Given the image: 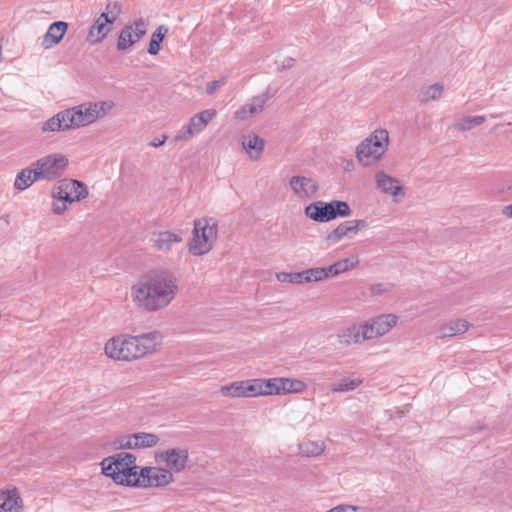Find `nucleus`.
I'll use <instances>...</instances> for the list:
<instances>
[{"label":"nucleus","instance_id":"obj_12","mask_svg":"<svg viewBox=\"0 0 512 512\" xmlns=\"http://www.w3.org/2000/svg\"><path fill=\"white\" fill-rule=\"evenodd\" d=\"M289 186L293 193L301 200L312 198L318 191L316 180L307 176H292L289 180Z\"/></svg>","mask_w":512,"mask_h":512},{"label":"nucleus","instance_id":"obj_35","mask_svg":"<svg viewBox=\"0 0 512 512\" xmlns=\"http://www.w3.org/2000/svg\"><path fill=\"white\" fill-rule=\"evenodd\" d=\"M168 29L161 25L159 26L156 31L152 34L151 40L148 47V53L150 55H156L161 49V42L163 41L165 35L167 34Z\"/></svg>","mask_w":512,"mask_h":512},{"label":"nucleus","instance_id":"obj_8","mask_svg":"<svg viewBox=\"0 0 512 512\" xmlns=\"http://www.w3.org/2000/svg\"><path fill=\"white\" fill-rule=\"evenodd\" d=\"M147 27L148 21L143 18L136 19L131 24L124 26L118 36L117 49L119 51L130 49L145 36Z\"/></svg>","mask_w":512,"mask_h":512},{"label":"nucleus","instance_id":"obj_24","mask_svg":"<svg viewBox=\"0 0 512 512\" xmlns=\"http://www.w3.org/2000/svg\"><path fill=\"white\" fill-rule=\"evenodd\" d=\"M216 115L217 112L214 109L203 110L190 119L188 126L191 128L194 135L199 134Z\"/></svg>","mask_w":512,"mask_h":512},{"label":"nucleus","instance_id":"obj_27","mask_svg":"<svg viewBox=\"0 0 512 512\" xmlns=\"http://www.w3.org/2000/svg\"><path fill=\"white\" fill-rule=\"evenodd\" d=\"M242 145L252 159H258L264 149L265 141L257 135H248L243 139Z\"/></svg>","mask_w":512,"mask_h":512},{"label":"nucleus","instance_id":"obj_19","mask_svg":"<svg viewBox=\"0 0 512 512\" xmlns=\"http://www.w3.org/2000/svg\"><path fill=\"white\" fill-rule=\"evenodd\" d=\"M270 381L272 383V395L300 393L306 388L305 383L297 379L270 378Z\"/></svg>","mask_w":512,"mask_h":512},{"label":"nucleus","instance_id":"obj_5","mask_svg":"<svg viewBox=\"0 0 512 512\" xmlns=\"http://www.w3.org/2000/svg\"><path fill=\"white\" fill-rule=\"evenodd\" d=\"M388 144V131L385 129L375 130L357 146L356 157L363 165H370L385 153Z\"/></svg>","mask_w":512,"mask_h":512},{"label":"nucleus","instance_id":"obj_48","mask_svg":"<svg viewBox=\"0 0 512 512\" xmlns=\"http://www.w3.org/2000/svg\"><path fill=\"white\" fill-rule=\"evenodd\" d=\"M356 234L362 230L368 228V223L365 220H352Z\"/></svg>","mask_w":512,"mask_h":512},{"label":"nucleus","instance_id":"obj_43","mask_svg":"<svg viewBox=\"0 0 512 512\" xmlns=\"http://www.w3.org/2000/svg\"><path fill=\"white\" fill-rule=\"evenodd\" d=\"M193 136H194L193 131L191 130V128L187 124L186 126H183L178 131V133L174 137V141L178 142V141H181V140H187V139H189V138H191Z\"/></svg>","mask_w":512,"mask_h":512},{"label":"nucleus","instance_id":"obj_47","mask_svg":"<svg viewBox=\"0 0 512 512\" xmlns=\"http://www.w3.org/2000/svg\"><path fill=\"white\" fill-rule=\"evenodd\" d=\"M290 283H295V284L307 283L306 277H305V272L302 271V272L292 273Z\"/></svg>","mask_w":512,"mask_h":512},{"label":"nucleus","instance_id":"obj_29","mask_svg":"<svg viewBox=\"0 0 512 512\" xmlns=\"http://www.w3.org/2000/svg\"><path fill=\"white\" fill-rule=\"evenodd\" d=\"M325 444L323 441L306 440L299 444V453L306 457H315L323 453Z\"/></svg>","mask_w":512,"mask_h":512},{"label":"nucleus","instance_id":"obj_52","mask_svg":"<svg viewBox=\"0 0 512 512\" xmlns=\"http://www.w3.org/2000/svg\"><path fill=\"white\" fill-rule=\"evenodd\" d=\"M504 215H506L509 218H512V204L508 205L503 210Z\"/></svg>","mask_w":512,"mask_h":512},{"label":"nucleus","instance_id":"obj_39","mask_svg":"<svg viewBox=\"0 0 512 512\" xmlns=\"http://www.w3.org/2000/svg\"><path fill=\"white\" fill-rule=\"evenodd\" d=\"M53 197H54V199H58L65 203L66 202L74 203V202H78L83 199V195L73 196L71 193L69 194L68 191L63 189L60 182H59L58 186L56 187Z\"/></svg>","mask_w":512,"mask_h":512},{"label":"nucleus","instance_id":"obj_7","mask_svg":"<svg viewBox=\"0 0 512 512\" xmlns=\"http://www.w3.org/2000/svg\"><path fill=\"white\" fill-rule=\"evenodd\" d=\"M135 481V487H162L173 481V474L160 467H142Z\"/></svg>","mask_w":512,"mask_h":512},{"label":"nucleus","instance_id":"obj_32","mask_svg":"<svg viewBox=\"0 0 512 512\" xmlns=\"http://www.w3.org/2000/svg\"><path fill=\"white\" fill-rule=\"evenodd\" d=\"M444 87L441 84H432L423 88L419 93V100L422 103H427L431 100H437L441 97Z\"/></svg>","mask_w":512,"mask_h":512},{"label":"nucleus","instance_id":"obj_31","mask_svg":"<svg viewBox=\"0 0 512 512\" xmlns=\"http://www.w3.org/2000/svg\"><path fill=\"white\" fill-rule=\"evenodd\" d=\"M363 383L360 377L343 378L331 387L333 392H349L357 389Z\"/></svg>","mask_w":512,"mask_h":512},{"label":"nucleus","instance_id":"obj_44","mask_svg":"<svg viewBox=\"0 0 512 512\" xmlns=\"http://www.w3.org/2000/svg\"><path fill=\"white\" fill-rule=\"evenodd\" d=\"M225 83H226L225 78H221L219 80H214V81L209 82L206 86L207 94H213L217 89H219Z\"/></svg>","mask_w":512,"mask_h":512},{"label":"nucleus","instance_id":"obj_9","mask_svg":"<svg viewBox=\"0 0 512 512\" xmlns=\"http://www.w3.org/2000/svg\"><path fill=\"white\" fill-rule=\"evenodd\" d=\"M397 323V317L392 314H384L375 317L362 324L364 338L366 340L375 339L387 334Z\"/></svg>","mask_w":512,"mask_h":512},{"label":"nucleus","instance_id":"obj_45","mask_svg":"<svg viewBox=\"0 0 512 512\" xmlns=\"http://www.w3.org/2000/svg\"><path fill=\"white\" fill-rule=\"evenodd\" d=\"M67 209L66 203L55 199L53 202L52 210L56 215H62Z\"/></svg>","mask_w":512,"mask_h":512},{"label":"nucleus","instance_id":"obj_50","mask_svg":"<svg viewBox=\"0 0 512 512\" xmlns=\"http://www.w3.org/2000/svg\"><path fill=\"white\" fill-rule=\"evenodd\" d=\"M322 268H323L324 272L326 273V278L332 277V276H337L334 264H332L328 267H322Z\"/></svg>","mask_w":512,"mask_h":512},{"label":"nucleus","instance_id":"obj_46","mask_svg":"<svg viewBox=\"0 0 512 512\" xmlns=\"http://www.w3.org/2000/svg\"><path fill=\"white\" fill-rule=\"evenodd\" d=\"M326 512H357V508L350 505H339Z\"/></svg>","mask_w":512,"mask_h":512},{"label":"nucleus","instance_id":"obj_53","mask_svg":"<svg viewBox=\"0 0 512 512\" xmlns=\"http://www.w3.org/2000/svg\"><path fill=\"white\" fill-rule=\"evenodd\" d=\"M286 61H287L286 64L285 63L283 64V68L291 67V63L293 62V59L292 58H288Z\"/></svg>","mask_w":512,"mask_h":512},{"label":"nucleus","instance_id":"obj_49","mask_svg":"<svg viewBox=\"0 0 512 512\" xmlns=\"http://www.w3.org/2000/svg\"><path fill=\"white\" fill-rule=\"evenodd\" d=\"M166 140H167V136H166V135H163L161 139H158V138L153 139V140L149 143V145H150V146H152V147L157 148V147L162 146V145L165 143V141H166Z\"/></svg>","mask_w":512,"mask_h":512},{"label":"nucleus","instance_id":"obj_18","mask_svg":"<svg viewBox=\"0 0 512 512\" xmlns=\"http://www.w3.org/2000/svg\"><path fill=\"white\" fill-rule=\"evenodd\" d=\"M270 379L256 378L243 380L244 398L272 395Z\"/></svg>","mask_w":512,"mask_h":512},{"label":"nucleus","instance_id":"obj_54","mask_svg":"<svg viewBox=\"0 0 512 512\" xmlns=\"http://www.w3.org/2000/svg\"><path fill=\"white\" fill-rule=\"evenodd\" d=\"M9 219H10V216L8 214L1 216V220H3L7 224H9Z\"/></svg>","mask_w":512,"mask_h":512},{"label":"nucleus","instance_id":"obj_13","mask_svg":"<svg viewBox=\"0 0 512 512\" xmlns=\"http://www.w3.org/2000/svg\"><path fill=\"white\" fill-rule=\"evenodd\" d=\"M376 186L384 194L390 195L397 202L398 197H404L405 191L398 179L379 171L375 175Z\"/></svg>","mask_w":512,"mask_h":512},{"label":"nucleus","instance_id":"obj_11","mask_svg":"<svg viewBox=\"0 0 512 512\" xmlns=\"http://www.w3.org/2000/svg\"><path fill=\"white\" fill-rule=\"evenodd\" d=\"M65 115L68 117L71 129L87 126L96 122L94 113L92 112L91 102L66 109Z\"/></svg>","mask_w":512,"mask_h":512},{"label":"nucleus","instance_id":"obj_37","mask_svg":"<svg viewBox=\"0 0 512 512\" xmlns=\"http://www.w3.org/2000/svg\"><path fill=\"white\" fill-rule=\"evenodd\" d=\"M485 122L484 116L463 117L454 127L461 131H469Z\"/></svg>","mask_w":512,"mask_h":512},{"label":"nucleus","instance_id":"obj_51","mask_svg":"<svg viewBox=\"0 0 512 512\" xmlns=\"http://www.w3.org/2000/svg\"><path fill=\"white\" fill-rule=\"evenodd\" d=\"M291 277H292V273L282 272V273L277 274L278 280L282 281V282H290Z\"/></svg>","mask_w":512,"mask_h":512},{"label":"nucleus","instance_id":"obj_14","mask_svg":"<svg viewBox=\"0 0 512 512\" xmlns=\"http://www.w3.org/2000/svg\"><path fill=\"white\" fill-rule=\"evenodd\" d=\"M304 213L308 218L319 223H325L335 219L332 201H315L305 207Z\"/></svg>","mask_w":512,"mask_h":512},{"label":"nucleus","instance_id":"obj_21","mask_svg":"<svg viewBox=\"0 0 512 512\" xmlns=\"http://www.w3.org/2000/svg\"><path fill=\"white\" fill-rule=\"evenodd\" d=\"M22 499L16 488L0 490V512H21Z\"/></svg>","mask_w":512,"mask_h":512},{"label":"nucleus","instance_id":"obj_36","mask_svg":"<svg viewBox=\"0 0 512 512\" xmlns=\"http://www.w3.org/2000/svg\"><path fill=\"white\" fill-rule=\"evenodd\" d=\"M91 106L95 121H97L98 119L106 117L115 107V103L112 100H105L99 102H91Z\"/></svg>","mask_w":512,"mask_h":512},{"label":"nucleus","instance_id":"obj_10","mask_svg":"<svg viewBox=\"0 0 512 512\" xmlns=\"http://www.w3.org/2000/svg\"><path fill=\"white\" fill-rule=\"evenodd\" d=\"M159 442V437L153 433L139 432L123 436L114 442L118 449L150 448Z\"/></svg>","mask_w":512,"mask_h":512},{"label":"nucleus","instance_id":"obj_34","mask_svg":"<svg viewBox=\"0 0 512 512\" xmlns=\"http://www.w3.org/2000/svg\"><path fill=\"white\" fill-rule=\"evenodd\" d=\"M60 183L63 189L68 191L69 194L71 193L73 196L83 195L84 199L88 195L86 186L78 180L65 179L60 181Z\"/></svg>","mask_w":512,"mask_h":512},{"label":"nucleus","instance_id":"obj_30","mask_svg":"<svg viewBox=\"0 0 512 512\" xmlns=\"http://www.w3.org/2000/svg\"><path fill=\"white\" fill-rule=\"evenodd\" d=\"M40 179L35 178V168L23 169L16 176L14 186L18 190H25L32 185L33 182L39 181Z\"/></svg>","mask_w":512,"mask_h":512},{"label":"nucleus","instance_id":"obj_33","mask_svg":"<svg viewBox=\"0 0 512 512\" xmlns=\"http://www.w3.org/2000/svg\"><path fill=\"white\" fill-rule=\"evenodd\" d=\"M219 392L223 397L227 398H244L243 380L223 385Z\"/></svg>","mask_w":512,"mask_h":512},{"label":"nucleus","instance_id":"obj_41","mask_svg":"<svg viewBox=\"0 0 512 512\" xmlns=\"http://www.w3.org/2000/svg\"><path fill=\"white\" fill-rule=\"evenodd\" d=\"M306 282L311 281H321L323 279H326V273L324 272L323 268L316 267V268H310L307 270H304Z\"/></svg>","mask_w":512,"mask_h":512},{"label":"nucleus","instance_id":"obj_3","mask_svg":"<svg viewBox=\"0 0 512 512\" xmlns=\"http://www.w3.org/2000/svg\"><path fill=\"white\" fill-rule=\"evenodd\" d=\"M102 473L111 477L115 483L135 487L140 468L136 457L129 452H120L104 458L101 462Z\"/></svg>","mask_w":512,"mask_h":512},{"label":"nucleus","instance_id":"obj_1","mask_svg":"<svg viewBox=\"0 0 512 512\" xmlns=\"http://www.w3.org/2000/svg\"><path fill=\"white\" fill-rule=\"evenodd\" d=\"M177 293V279L168 270L147 273L131 286L132 302L147 313L166 308L176 298Z\"/></svg>","mask_w":512,"mask_h":512},{"label":"nucleus","instance_id":"obj_16","mask_svg":"<svg viewBox=\"0 0 512 512\" xmlns=\"http://www.w3.org/2000/svg\"><path fill=\"white\" fill-rule=\"evenodd\" d=\"M159 459L166 462L169 471L181 472L188 461V451L182 448L168 449L159 454Z\"/></svg>","mask_w":512,"mask_h":512},{"label":"nucleus","instance_id":"obj_25","mask_svg":"<svg viewBox=\"0 0 512 512\" xmlns=\"http://www.w3.org/2000/svg\"><path fill=\"white\" fill-rule=\"evenodd\" d=\"M470 327V324L469 322L465 321V320H461V319H458V320H454V321H451L445 325H443L440 329H439V338H447V337H453V336H456V335H459V334H463L464 332H466Z\"/></svg>","mask_w":512,"mask_h":512},{"label":"nucleus","instance_id":"obj_38","mask_svg":"<svg viewBox=\"0 0 512 512\" xmlns=\"http://www.w3.org/2000/svg\"><path fill=\"white\" fill-rule=\"evenodd\" d=\"M359 264V258L357 256L348 257L341 259L334 263V267L337 275L350 271Z\"/></svg>","mask_w":512,"mask_h":512},{"label":"nucleus","instance_id":"obj_23","mask_svg":"<svg viewBox=\"0 0 512 512\" xmlns=\"http://www.w3.org/2000/svg\"><path fill=\"white\" fill-rule=\"evenodd\" d=\"M68 25L66 22L57 21L53 22L42 38V47L49 49L58 44L67 31Z\"/></svg>","mask_w":512,"mask_h":512},{"label":"nucleus","instance_id":"obj_15","mask_svg":"<svg viewBox=\"0 0 512 512\" xmlns=\"http://www.w3.org/2000/svg\"><path fill=\"white\" fill-rule=\"evenodd\" d=\"M272 96L273 94H271L270 90L267 89L264 93L253 97L249 103L241 106L235 112V118L239 120H246L256 114H259L263 111L265 104Z\"/></svg>","mask_w":512,"mask_h":512},{"label":"nucleus","instance_id":"obj_28","mask_svg":"<svg viewBox=\"0 0 512 512\" xmlns=\"http://www.w3.org/2000/svg\"><path fill=\"white\" fill-rule=\"evenodd\" d=\"M350 234H356L352 220L340 223L327 235V240L331 243H337Z\"/></svg>","mask_w":512,"mask_h":512},{"label":"nucleus","instance_id":"obj_22","mask_svg":"<svg viewBox=\"0 0 512 512\" xmlns=\"http://www.w3.org/2000/svg\"><path fill=\"white\" fill-rule=\"evenodd\" d=\"M337 338L340 344L346 346L351 344H359L366 341V338H364V330L362 325L358 326L356 324L339 329Z\"/></svg>","mask_w":512,"mask_h":512},{"label":"nucleus","instance_id":"obj_17","mask_svg":"<svg viewBox=\"0 0 512 512\" xmlns=\"http://www.w3.org/2000/svg\"><path fill=\"white\" fill-rule=\"evenodd\" d=\"M113 22L106 14H100L89 29L87 40L91 44L102 42L112 30Z\"/></svg>","mask_w":512,"mask_h":512},{"label":"nucleus","instance_id":"obj_42","mask_svg":"<svg viewBox=\"0 0 512 512\" xmlns=\"http://www.w3.org/2000/svg\"><path fill=\"white\" fill-rule=\"evenodd\" d=\"M121 13V5L118 2H109L106 5V11L102 14H106L108 18L114 23Z\"/></svg>","mask_w":512,"mask_h":512},{"label":"nucleus","instance_id":"obj_2","mask_svg":"<svg viewBox=\"0 0 512 512\" xmlns=\"http://www.w3.org/2000/svg\"><path fill=\"white\" fill-rule=\"evenodd\" d=\"M160 341L161 335L157 331L137 336L120 334L109 339L104 350L113 360L133 361L156 351Z\"/></svg>","mask_w":512,"mask_h":512},{"label":"nucleus","instance_id":"obj_26","mask_svg":"<svg viewBox=\"0 0 512 512\" xmlns=\"http://www.w3.org/2000/svg\"><path fill=\"white\" fill-rule=\"evenodd\" d=\"M65 114H66V110L61 111V112L57 113L56 115H54L53 117H51L50 119H48L43 124L42 130L55 132V131H65V130L71 129V127L69 126L68 117Z\"/></svg>","mask_w":512,"mask_h":512},{"label":"nucleus","instance_id":"obj_20","mask_svg":"<svg viewBox=\"0 0 512 512\" xmlns=\"http://www.w3.org/2000/svg\"><path fill=\"white\" fill-rule=\"evenodd\" d=\"M151 241L158 251L169 252L172 250L173 245L180 244L183 238L180 234L172 231H162L154 233Z\"/></svg>","mask_w":512,"mask_h":512},{"label":"nucleus","instance_id":"obj_6","mask_svg":"<svg viewBox=\"0 0 512 512\" xmlns=\"http://www.w3.org/2000/svg\"><path fill=\"white\" fill-rule=\"evenodd\" d=\"M68 165V159L62 154H52L38 159L32 164L35 168V178L54 180L60 177Z\"/></svg>","mask_w":512,"mask_h":512},{"label":"nucleus","instance_id":"obj_4","mask_svg":"<svg viewBox=\"0 0 512 512\" xmlns=\"http://www.w3.org/2000/svg\"><path fill=\"white\" fill-rule=\"evenodd\" d=\"M192 234L189 251L194 255L208 253L217 240L218 223L216 219L204 217L195 220Z\"/></svg>","mask_w":512,"mask_h":512},{"label":"nucleus","instance_id":"obj_40","mask_svg":"<svg viewBox=\"0 0 512 512\" xmlns=\"http://www.w3.org/2000/svg\"><path fill=\"white\" fill-rule=\"evenodd\" d=\"M335 218L337 217H349L352 214V210L349 204L345 201L333 200L332 201Z\"/></svg>","mask_w":512,"mask_h":512}]
</instances>
